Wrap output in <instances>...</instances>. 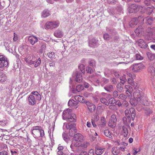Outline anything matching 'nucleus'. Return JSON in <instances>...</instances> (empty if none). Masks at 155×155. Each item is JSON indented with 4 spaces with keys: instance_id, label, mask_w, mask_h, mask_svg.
I'll use <instances>...</instances> for the list:
<instances>
[{
    "instance_id": "4",
    "label": "nucleus",
    "mask_w": 155,
    "mask_h": 155,
    "mask_svg": "<svg viewBox=\"0 0 155 155\" xmlns=\"http://www.w3.org/2000/svg\"><path fill=\"white\" fill-rule=\"evenodd\" d=\"M72 77L75 81L78 82H81L82 81L81 74L78 71L74 72L72 74Z\"/></svg>"
},
{
    "instance_id": "50",
    "label": "nucleus",
    "mask_w": 155,
    "mask_h": 155,
    "mask_svg": "<svg viewBox=\"0 0 155 155\" xmlns=\"http://www.w3.org/2000/svg\"><path fill=\"white\" fill-rule=\"evenodd\" d=\"M48 57L51 58L52 59L54 57V53L53 52H50L47 54Z\"/></svg>"
},
{
    "instance_id": "31",
    "label": "nucleus",
    "mask_w": 155,
    "mask_h": 155,
    "mask_svg": "<svg viewBox=\"0 0 155 155\" xmlns=\"http://www.w3.org/2000/svg\"><path fill=\"white\" fill-rule=\"evenodd\" d=\"M142 27L141 26H139L135 31V33L137 36H139L140 34L142 32Z\"/></svg>"
},
{
    "instance_id": "34",
    "label": "nucleus",
    "mask_w": 155,
    "mask_h": 155,
    "mask_svg": "<svg viewBox=\"0 0 155 155\" xmlns=\"http://www.w3.org/2000/svg\"><path fill=\"white\" fill-rule=\"evenodd\" d=\"M145 98L144 97L143 99H142L140 102L141 103L146 106H147L149 105V103H148V101L146 100V99H145Z\"/></svg>"
},
{
    "instance_id": "58",
    "label": "nucleus",
    "mask_w": 155,
    "mask_h": 155,
    "mask_svg": "<svg viewBox=\"0 0 155 155\" xmlns=\"http://www.w3.org/2000/svg\"><path fill=\"white\" fill-rule=\"evenodd\" d=\"M104 38L105 40H108V38H111L110 36L107 33H105L103 35Z\"/></svg>"
},
{
    "instance_id": "54",
    "label": "nucleus",
    "mask_w": 155,
    "mask_h": 155,
    "mask_svg": "<svg viewBox=\"0 0 155 155\" xmlns=\"http://www.w3.org/2000/svg\"><path fill=\"white\" fill-rule=\"evenodd\" d=\"M153 11V9L152 8L149 7H147V12L149 14H151Z\"/></svg>"
},
{
    "instance_id": "8",
    "label": "nucleus",
    "mask_w": 155,
    "mask_h": 155,
    "mask_svg": "<svg viewBox=\"0 0 155 155\" xmlns=\"http://www.w3.org/2000/svg\"><path fill=\"white\" fill-rule=\"evenodd\" d=\"M8 63L7 58L5 56H0V64L2 66L6 67L8 65Z\"/></svg>"
},
{
    "instance_id": "19",
    "label": "nucleus",
    "mask_w": 155,
    "mask_h": 155,
    "mask_svg": "<svg viewBox=\"0 0 155 155\" xmlns=\"http://www.w3.org/2000/svg\"><path fill=\"white\" fill-rule=\"evenodd\" d=\"M86 104L87 106V107L89 110L92 112L94 110L95 108V106L92 103H91L87 101L86 102Z\"/></svg>"
},
{
    "instance_id": "27",
    "label": "nucleus",
    "mask_w": 155,
    "mask_h": 155,
    "mask_svg": "<svg viewBox=\"0 0 155 155\" xmlns=\"http://www.w3.org/2000/svg\"><path fill=\"white\" fill-rule=\"evenodd\" d=\"M137 23V18H134L132 19L129 25L130 27H133V26L136 25Z\"/></svg>"
},
{
    "instance_id": "23",
    "label": "nucleus",
    "mask_w": 155,
    "mask_h": 155,
    "mask_svg": "<svg viewBox=\"0 0 155 155\" xmlns=\"http://www.w3.org/2000/svg\"><path fill=\"white\" fill-rule=\"evenodd\" d=\"M7 79L6 74L2 72L0 73V81L2 82H4Z\"/></svg>"
},
{
    "instance_id": "12",
    "label": "nucleus",
    "mask_w": 155,
    "mask_h": 155,
    "mask_svg": "<svg viewBox=\"0 0 155 155\" xmlns=\"http://www.w3.org/2000/svg\"><path fill=\"white\" fill-rule=\"evenodd\" d=\"M64 124L66 125V128L67 129L70 130H74L75 129L76 124L75 123L71 124L70 123H64Z\"/></svg>"
},
{
    "instance_id": "43",
    "label": "nucleus",
    "mask_w": 155,
    "mask_h": 155,
    "mask_svg": "<svg viewBox=\"0 0 155 155\" xmlns=\"http://www.w3.org/2000/svg\"><path fill=\"white\" fill-rule=\"evenodd\" d=\"M95 61L94 60L91 59L89 61V65L90 66L94 67L95 66Z\"/></svg>"
},
{
    "instance_id": "1",
    "label": "nucleus",
    "mask_w": 155,
    "mask_h": 155,
    "mask_svg": "<svg viewBox=\"0 0 155 155\" xmlns=\"http://www.w3.org/2000/svg\"><path fill=\"white\" fill-rule=\"evenodd\" d=\"M144 94L143 92L139 90H136L133 94L134 99L137 101H140L144 97Z\"/></svg>"
},
{
    "instance_id": "44",
    "label": "nucleus",
    "mask_w": 155,
    "mask_h": 155,
    "mask_svg": "<svg viewBox=\"0 0 155 155\" xmlns=\"http://www.w3.org/2000/svg\"><path fill=\"white\" fill-rule=\"evenodd\" d=\"M8 123V121L7 120L0 121V125L2 126H5Z\"/></svg>"
},
{
    "instance_id": "47",
    "label": "nucleus",
    "mask_w": 155,
    "mask_h": 155,
    "mask_svg": "<svg viewBox=\"0 0 155 155\" xmlns=\"http://www.w3.org/2000/svg\"><path fill=\"white\" fill-rule=\"evenodd\" d=\"M139 102V101H137L136 100L134 99V100L130 101V103L132 105L135 106L137 105Z\"/></svg>"
},
{
    "instance_id": "6",
    "label": "nucleus",
    "mask_w": 155,
    "mask_h": 155,
    "mask_svg": "<svg viewBox=\"0 0 155 155\" xmlns=\"http://www.w3.org/2000/svg\"><path fill=\"white\" fill-rule=\"evenodd\" d=\"M40 130H35L33 131H31V134L33 135V137L35 138H38L41 137H42L44 136L45 134L44 130H42V134Z\"/></svg>"
},
{
    "instance_id": "22",
    "label": "nucleus",
    "mask_w": 155,
    "mask_h": 155,
    "mask_svg": "<svg viewBox=\"0 0 155 155\" xmlns=\"http://www.w3.org/2000/svg\"><path fill=\"white\" fill-rule=\"evenodd\" d=\"M54 35L57 38H61L63 36L62 32L59 30H56L54 33Z\"/></svg>"
},
{
    "instance_id": "33",
    "label": "nucleus",
    "mask_w": 155,
    "mask_h": 155,
    "mask_svg": "<svg viewBox=\"0 0 155 155\" xmlns=\"http://www.w3.org/2000/svg\"><path fill=\"white\" fill-rule=\"evenodd\" d=\"M42 130L41 129V127L40 126H35L32 127V128L31 131H34L35 130H41V132L42 134Z\"/></svg>"
},
{
    "instance_id": "25",
    "label": "nucleus",
    "mask_w": 155,
    "mask_h": 155,
    "mask_svg": "<svg viewBox=\"0 0 155 155\" xmlns=\"http://www.w3.org/2000/svg\"><path fill=\"white\" fill-rule=\"evenodd\" d=\"M78 103V102L75 101L73 100H70L68 102V105L70 107H73L77 105Z\"/></svg>"
},
{
    "instance_id": "5",
    "label": "nucleus",
    "mask_w": 155,
    "mask_h": 155,
    "mask_svg": "<svg viewBox=\"0 0 155 155\" xmlns=\"http://www.w3.org/2000/svg\"><path fill=\"white\" fill-rule=\"evenodd\" d=\"M131 67L134 72H137L142 70L144 68V66L142 64L140 63L134 64Z\"/></svg>"
},
{
    "instance_id": "41",
    "label": "nucleus",
    "mask_w": 155,
    "mask_h": 155,
    "mask_svg": "<svg viewBox=\"0 0 155 155\" xmlns=\"http://www.w3.org/2000/svg\"><path fill=\"white\" fill-rule=\"evenodd\" d=\"M101 103L105 104L106 105H108L109 104V103L105 98H101Z\"/></svg>"
},
{
    "instance_id": "39",
    "label": "nucleus",
    "mask_w": 155,
    "mask_h": 155,
    "mask_svg": "<svg viewBox=\"0 0 155 155\" xmlns=\"http://www.w3.org/2000/svg\"><path fill=\"white\" fill-rule=\"evenodd\" d=\"M77 132V129L76 128H75V129L74 130H69V134L71 137H73L75 133Z\"/></svg>"
},
{
    "instance_id": "9",
    "label": "nucleus",
    "mask_w": 155,
    "mask_h": 155,
    "mask_svg": "<svg viewBox=\"0 0 155 155\" xmlns=\"http://www.w3.org/2000/svg\"><path fill=\"white\" fill-rule=\"evenodd\" d=\"M73 114L72 113L71 110L70 109H67L64 110L62 115L63 119L66 120L71 114Z\"/></svg>"
},
{
    "instance_id": "40",
    "label": "nucleus",
    "mask_w": 155,
    "mask_h": 155,
    "mask_svg": "<svg viewBox=\"0 0 155 155\" xmlns=\"http://www.w3.org/2000/svg\"><path fill=\"white\" fill-rule=\"evenodd\" d=\"M104 89L109 92H110L113 89V87L112 85H108L104 87Z\"/></svg>"
},
{
    "instance_id": "52",
    "label": "nucleus",
    "mask_w": 155,
    "mask_h": 155,
    "mask_svg": "<svg viewBox=\"0 0 155 155\" xmlns=\"http://www.w3.org/2000/svg\"><path fill=\"white\" fill-rule=\"evenodd\" d=\"M126 96L123 94H121L119 96L118 98L122 100H124L126 98Z\"/></svg>"
},
{
    "instance_id": "26",
    "label": "nucleus",
    "mask_w": 155,
    "mask_h": 155,
    "mask_svg": "<svg viewBox=\"0 0 155 155\" xmlns=\"http://www.w3.org/2000/svg\"><path fill=\"white\" fill-rule=\"evenodd\" d=\"M128 126L127 125L124 126L122 127V130L124 132V137H127L128 135V131L127 128Z\"/></svg>"
},
{
    "instance_id": "36",
    "label": "nucleus",
    "mask_w": 155,
    "mask_h": 155,
    "mask_svg": "<svg viewBox=\"0 0 155 155\" xmlns=\"http://www.w3.org/2000/svg\"><path fill=\"white\" fill-rule=\"evenodd\" d=\"M112 152L114 155H117L119 153V151L117 147H114L112 149Z\"/></svg>"
},
{
    "instance_id": "38",
    "label": "nucleus",
    "mask_w": 155,
    "mask_h": 155,
    "mask_svg": "<svg viewBox=\"0 0 155 155\" xmlns=\"http://www.w3.org/2000/svg\"><path fill=\"white\" fill-rule=\"evenodd\" d=\"M145 20L147 21V23L149 25H151L153 22V18L150 17H147L145 18Z\"/></svg>"
},
{
    "instance_id": "45",
    "label": "nucleus",
    "mask_w": 155,
    "mask_h": 155,
    "mask_svg": "<svg viewBox=\"0 0 155 155\" xmlns=\"http://www.w3.org/2000/svg\"><path fill=\"white\" fill-rule=\"evenodd\" d=\"M79 68L80 69V71L83 73H84L85 72L84 66V64H80L79 66Z\"/></svg>"
},
{
    "instance_id": "53",
    "label": "nucleus",
    "mask_w": 155,
    "mask_h": 155,
    "mask_svg": "<svg viewBox=\"0 0 155 155\" xmlns=\"http://www.w3.org/2000/svg\"><path fill=\"white\" fill-rule=\"evenodd\" d=\"M128 83L130 84L132 86L135 85V83L134 82V81L131 78H129L128 79Z\"/></svg>"
},
{
    "instance_id": "59",
    "label": "nucleus",
    "mask_w": 155,
    "mask_h": 155,
    "mask_svg": "<svg viewBox=\"0 0 155 155\" xmlns=\"http://www.w3.org/2000/svg\"><path fill=\"white\" fill-rule=\"evenodd\" d=\"M76 89L78 91L80 92L83 89V88L80 85H79L76 86Z\"/></svg>"
},
{
    "instance_id": "30",
    "label": "nucleus",
    "mask_w": 155,
    "mask_h": 155,
    "mask_svg": "<svg viewBox=\"0 0 155 155\" xmlns=\"http://www.w3.org/2000/svg\"><path fill=\"white\" fill-rule=\"evenodd\" d=\"M130 111L131 114V118L132 120H134L135 115V111L133 107H131L130 109Z\"/></svg>"
},
{
    "instance_id": "56",
    "label": "nucleus",
    "mask_w": 155,
    "mask_h": 155,
    "mask_svg": "<svg viewBox=\"0 0 155 155\" xmlns=\"http://www.w3.org/2000/svg\"><path fill=\"white\" fill-rule=\"evenodd\" d=\"M0 155H9V153L5 150H2L0 152Z\"/></svg>"
},
{
    "instance_id": "61",
    "label": "nucleus",
    "mask_w": 155,
    "mask_h": 155,
    "mask_svg": "<svg viewBox=\"0 0 155 155\" xmlns=\"http://www.w3.org/2000/svg\"><path fill=\"white\" fill-rule=\"evenodd\" d=\"M101 121L102 123V125H105L106 124L105 121V119L104 117H102L101 118Z\"/></svg>"
},
{
    "instance_id": "49",
    "label": "nucleus",
    "mask_w": 155,
    "mask_h": 155,
    "mask_svg": "<svg viewBox=\"0 0 155 155\" xmlns=\"http://www.w3.org/2000/svg\"><path fill=\"white\" fill-rule=\"evenodd\" d=\"M137 22H140V23H143V22L144 21V18H143V17L142 16H140L138 17V18H137Z\"/></svg>"
},
{
    "instance_id": "18",
    "label": "nucleus",
    "mask_w": 155,
    "mask_h": 155,
    "mask_svg": "<svg viewBox=\"0 0 155 155\" xmlns=\"http://www.w3.org/2000/svg\"><path fill=\"white\" fill-rule=\"evenodd\" d=\"M138 43L139 46L141 48H145L147 46V44L142 39L138 40Z\"/></svg>"
},
{
    "instance_id": "29",
    "label": "nucleus",
    "mask_w": 155,
    "mask_h": 155,
    "mask_svg": "<svg viewBox=\"0 0 155 155\" xmlns=\"http://www.w3.org/2000/svg\"><path fill=\"white\" fill-rule=\"evenodd\" d=\"M25 60L27 63L29 65L31 64V61L32 60V58H31V56L30 55H28L25 57Z\"/></svg>"
},
{
    "instance_id": "3",
    "label": "nucleus",
    "mask_w": 155,
    "mask_h": 155,
    "mask_svg": "<svg viewBox=\"0 0 155 155\" xmlns=\"http://www.w3.org/2000/svg\"><path fill=\"white\" fill-rule=\"evenodd\" d=\"M59 25L58 21H51L47 22L45 24L46 27L47 29L55 28L58 27Z\"/></svg>"
},
{
    "instance_id": "2",
    "label": "nucleus",
    "mask_w": 155,
    "mask_h": 155,
    "mask_svg": "<svg viewBox=\"0 0 155 155\" xmlns=\"http://www.w3.org/2000/svg\"><path fill=\"white\" fill-rule=\"evenodd\" d=\"M144 9L142 6H138L135 4L130 5L128 8V11L130 13L136 12L138 11V9Z\"/></svg>"
},
{
    "instance_id": "11",
    "label": "nucleus",
    "mask_w": 155,
    "mask_h": 155,
    "mask_svg": "<svg viewBox=\"0 0 155 155\" xmlns=\"http://www.w3.org/2000/svg\"><path fill=\"white\" fill-rule=\"evenodd\" d=\"M28 40L32 45H34L38 41V38L36 37L33 35L29 36L28 38Z\"/></svg>"
},
{
    "instance_id": "57",
    "label": "nucleus",
    "mask_w": 155,
    "mask_h": 155,
    "mask_svg": "<svg viewBox=\"0 0 155 155\" xmlns=\"http://www.w3.org/2000/svg\"><path fill=\"white\" fill-rule=\"evenodd\" d=\"M122 106L125 107H127L129 105L128 103L126 101L124 100L122 102Z\"/></svg>"
},
{
    "instance_id": "42",
    "label": "nucleus",
    "mask_w": 155,
    "mask_h": 155,
    "mask_svg": "<svg viewBox=\"0 0 155 155\" xmlns=\"http://www.w3.org/2000/svg\"><path fill=\"white\" fill-rule=\"evenodd\" d=\"M19 152V151L18 150L15 149L12 150L11 153L12 155H17L18 153Z\"/></svg>"
},
{
    "instance_id": "35",
    "label": "nucleus",
    "mask_w": 155,
    "mask_h": 155,
    "mask_svg": "<svg viewBox=\"0 0 155 155\" xmlns=\"http://www.w3.org/2000/svg\"><path fill=\"white\" fill-rule=\"evenodd\" d=\"M144 109L145 114L147 116H149L152 113V110L149 108L146 107Z\"/></svg>"
},
{
    "instance_id": "17",
    "label": "nucleus",
    "mask_w": 155,
    "mask_h": 155,
    "mask_svg": "<svg viewBox=\"0 0 155 155\" xmlns=\"http://www.w3.org/2000/svg\"><path fill=\"white\" fill-rule=\"evenodd\" d=\"M50 15V11L48 9H45L42 12L41 16L42 18H45L48 17Z\"/></svg>"
},
{
    "instance_id": "55",
    "label": "nucleus",
    "mask_w": 155,
    "mask_h": 155,
    "mask_svg": "<svg viewBox=\"0 0 155 155\" xmlns=\"http://www.w3.org/2000/svg\"><path fill=\"white\" fill-rule=\"evenodd\" d=\"M109 102L110 104H114L115 103V100L114 98L112 97L109 99Z\"/></svg>"
},
{
    "instance_id": "13",
    "label": "nucleus",
    "mask_w": 155,
    "mask_h": 155,
    "mask_svg": "<svg viewBox=\"0 0 155 155\" xmlns=\"http://www.w3.org/2000/svg\"><path fill=\"white\" fill-rule=\"evenodd\" d=\"M66 120L69 123V122H76L77 121V117L76 115L73 113L71 114Z\"/></svg>"
},
{
    "instance_id": "7",
    "label": "nucleus",
    "mask_w": 155,
    "mask_h": 155,
    "mask_svg": "<svg viewBox=\"0 0 155 155\" xmlns=\"http://www.w3.org/2000/svg\"><path fill=\"white\" fill-rule=\"evenodd\" d=\"M35 56L32 55V60L31 61V65H34L35 68H36L39 66L41 63V59L40 58L37 59L35 60Z\"/></svg>"
},
{
    "instance_id": "20",
    "label": "nucleus",
    "mask_w": 155,
    "mask_h": 155,
    "mask_svg": "<svg viewBox=\"0 0 155 155\" xmlns=\"http://www.w3.org/2000/svg\"><path fill=\"white\" fill-rule=\"evenodd\" d=\"M125 113L126 116L127 117V118L124 117L123 118V119L124 120V119H126L129 122H130L131 118H130V114L129 113V110L128 109H126L125 111Z\"/></svg>"
},
{
    "instance_id": "51",
    "label": "nucleus",
    "mask_w": 155,
    "mask_h": 155,
    "mask_svg": "<svg viewBox=\"0 0 155 155\" xmlns=\"http://www.w3.org/2000/svg\"><path fill=\"white\" fill-rule=\"evenodd\" d=\"M125 88L127 89L126 91H127L130 92H132L133 91V89L132 87L128 85H127L125 86Z\"/></svg>"
},
{
    "instance_id": "24",
    "label": "nucleus",
    "mask_w": 155,
    "mask_h": 155,
    "mask_svg": "<svg viewBox=\"0 0 155 155\" xmlns=\"http://www.w3.org/2000/svg\"><path fill=\"white\" fill-rule=\"evenodd\" d=\"M74 97L77 101H79L82 103L84 102V98L82 96L76 95L74 96Z\"/></svg>"
},
{
    "instance_id": "15",
    "label": "nucleus",
    "mask_w": 155,
    "mask_h": 155,
    "mask_svg": "<svg viewBox=\"0 0 155 155\" xmlns=\"http://www.w3.org/2000/svg\"><path fill=\"white\" fill-rule=\"evenodd\" d=\"M83 136L80 133H77L74 135V138L75 141H81L83 140Z\"/></svg>"
},
{
    "instance_id": "10",
    "label": "nucleus",
    "mask_w": 155,
    "mask_h": 155,
    "mask_svg": "<svg viewBox=\"0 0 155 155\" xmlns=\"http://www.w3.org/2000/svg\"><path fill=\"white\" fill-rule=\"evenodd\" d=\"M37 99L33 95H30L28 97L29 104L30 105H34L37 102Z\"/></svg>"
},
{
    "instance_id": "60",
    "label": "nucleus",
    "mask_w": 155,
    "mask_h": 155,
    "mask_svg": "<svg viewBox=\"0 0 155 155\" xmlns=\"http://www.w3.org/2000/svg\"><path fill=\"white\" fill-rule=\"evenodd\" d=\"M136 57L137 60H142L143 59V57L139 54H137L136 55Z\"/></svg>"
},
{
    "instance_id": "16",
    "label": "nucleus",
    "mask_w": 155,
    "mask_h": 155,
    "mask_svg": "<svg viewBox=\"0 0 155 155\" xmlns=\"http://www.w3.org/2000/svg\"><path fill=\"white\" fill-rule=\"evenodd\" d=\"M104 151V148L98 147H95V153L97 155H101Z\"/></svg>"
},
{
    "instance_id": "62",
    "label": "nucleus",
    "mask_w": 155,
    "mask_h": 155,
    "mask_svg": "<svg viewBox=\"0 0 155 155\" xmlns=\"http://www.w3.org/2000/svg\"><path fill=\"white\" fill-rule=\"evenodd\" d=\"M115 104L118 106L119 107L122 106V104L119 100H117L115 102Z\"/></svg>"
},
{
    "instance_id": "48",
    "label": "nucleus",
    "mask_w": 155,
    "mask_h": 155,
    "mask_svg": "<svg viewBox=\"0 0 155 155\" xmlns=\"http://www.w3.org/2000/svg\"><path fill=\"white\" fill-rule=\"evenodd\" d=\"M110 120L116 123L117 121V119L116 115L114 114L112 115L110 119Z\"/></svg>"
},
{
    "instance_id": "21",
    "label": "nucleus",
    "mask_w": 155,
    "mask_h": 155,
    "mask_svg": "<svg viewBox=\"0 0 155 155\" xmlns=\"http://www.w3.org/2000/svg\"><path fill=\"white\" fill-rule=\"evenodd\" d=\"M31 95H33V96L35 97V98L37 99V100L40 101L41 99V96L37 91H32L31 93Z\"/></svg>"
},
{
    "instance_id": "14",
    "label": "nucleus",
    "mask_w": 155,
    "mask_h": 155,
    "mask_svg": "<svg viewBox=\"0 0 155 155\" xmlns=\"http://www.w3.org/2000/svg\"><path fill=\"white\" fill-rule=\"evenodd\" d=\"M98 41L95 38H93L89 43V46L92 48H94L98 45Z\"/></svg>"
},
{
    "instance_id": "37",
    "label": "nucleus",
    "mask_w": 155,
    "mask_h": 155,
    "mask_svg": "<svg viewBox=\"0 0 155 155\" xmlns=\"http://www.w3.org/2000/svg\"><path fill=\"white\" fill-rule=\"evenodd\" d=\"M108 125L110 127L114 128L116 125V123L110 120L108 124Z\"/></svg>"
},
{
    "instance_id": "28",
    "label": "nucleus",
    "mask_w": 155,
    "mask_h": 155,
    "mask_svg": "<svg viewBox=\"0 0 155 155\" xmlns=\"http://www.w3.org/2000/svg\"><path fill=\"white\" fill-rule=\"evenodd\" d=\"M104 134L106 136L111 139L113 138L111 132L108 130H106L104 131Z\"/></svg>"
},
{
    "instance_id": "46",
    "label": "nucleus",
    "mask_w": 155,
    "mask_h": 155,
    "mask_svg": "<svg viewBox=\"0 0 155 155\" xmlns=\"http://www.w3.org/2000/svg\"><path fill=\"white\" fill-rule=\"evenodd\" d=\"M86 71L88 73H89L90 74H92L94 72L93 69L92 68L89 67H87V68Z\"/></svg>"
},
{
    "instance_id": "32",
    "label": "nucleus",
    "mask_w": 155,
    "mask_h": 155,
    "mask_svg": "<svg viewBox=\"0 0 155 155\" xmlns=\"http://www.w3.org/2000/svg\"><path fill=\"white\" fill-rule=\"evenodd\" d=\"M147 54L150 60H153L155 59V54H152L150 52H147Z\"/></svg>"
},
{
    "instance_id": "64",
    "label": "nucleus",
    "mask_w": 155,
    "mask_h": 155,
    "mask_svg": "<svg viewBox=\"0 0 155 155\" xmlns=\"http://www.w3.org/2000/svg\"><path fill=\"white\" fill-rule=\"evenodd\" d=\"M88 155H94V150L93 149H91L88 151Z\"/></svg>"
},
{
    "instance_id": "63",
    "label": "nucleus",
    "mask_w": 155,
    "mask_h": 155,
    "mask_svg": "<svg viewBox=\"0 0 155 155\" xmlns=\"http://www.w3.org/2000/svg\"><path fill=\"white\" fill-rule=\"evenodd\" d=\"M109 108L112 110H116V106L114 105H110L109 106Z\"/></svg>"
}]
</instances>
